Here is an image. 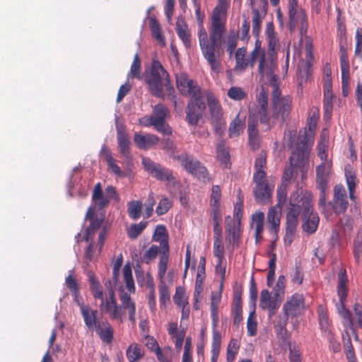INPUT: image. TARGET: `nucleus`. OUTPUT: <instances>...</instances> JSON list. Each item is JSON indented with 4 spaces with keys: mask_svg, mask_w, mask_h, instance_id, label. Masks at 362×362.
Returning <instances> with one entry per match:
<instances>
[{
    "mask_svg": "<svg viewBox=\"0 0 362 362\" xmlns=\"http://www.w3.org/2000/svg\"><path fill=\"white\" fill-rule=\"evenodd\" d=\"M229 6L230 0H218V5L214 8L212 14L209 38L202 25L199 26L198 30L199 42L203 57L209 64L211 70L216 74H219L221 71L217 41L222 38V35L226 31L225 20Z\"/></svg>",
    "mask_w": 362,
    "mask_h": 362,
    "instance_id": "nucleus-1",
    "label": "nucleus"
},
{
    "mask_svg": "<svg viewBox=\"0 0 362 362\" xmlns=\"http://www.w3.org/2000/svg\"><path fill=\"white\" fill-rule=\"evenodd\" d=\"M100 310L102 313L108 315L110 318L122 323L126 317L125 310L129 314V320L133 325L136 323V305L131 296L124 293L120 296L121 305H118L112 288L107 289L105 296L100 298Z\"/></svg>",
    "mask_w": 362,
    "mask_h": 362,
    "instance_id": "nucleus-2",
    "label": "nucleus"
},
{
    "mask_svg": "<svg viewBox=\"0 0 362 362\" xmlns=\"http://www.w3.org/2000/svg\"><path fill=\"white\" fill-rule=\"evenodd\" d=\"M144 77L148 89L153 95L164 98L165 95L164 90H165L174 105H176V95L170 75L159 61L153 60L151 66L146 69Z\"/></svg>",
    "mask_w": 362,
    "mask_h": 362,
    "instance_id": "nucleus-3",
    "label": "nucleus"
},
{
    "mask_svg": "<svg viewBox=\"0 0 362 362\" xmlns=\"http://www.w3.org/2000/svg\"><path fill=\"white\" fill-rule=\"evenodd\" d=\"M272 123L280 119L284 122L288 117L292 108V98L290 95H283L278 84H272Z\"/></svg>",
    "mask_w": 362,
    "mask_h": 362,
    "instance_id": "nucleus-4",
    "label": "nucleus"
},
{
    "mask_svg": "<svg viewBox=\"0 0 362 362\" xmlns=\"http://www.w3.org/2000/svg\"><path fill=\"white\" fill-rule=\"evenodd\" d=\"M333 191L334 193L332 201L327 204L325 199V205H321L318 201L319 206L322 209V213L327 218H329L332 214L335 215L344 214L349 206L346 192L343 185H335Z\"/></svg>",
    "mask_w": 362,
    "mask_h": 362,
    "instance_id": "nucleus-5",
    "label": "nucleus"
},
{
    "mask_svg": "<svg viewBox=\"0 0 362 362\" xmlns=\"http://www.w3.org/2000/svg\"><path fill=\"white\" fill-rule=\"evenodd\" d=\"M288 29L291 33L299 30L300 41L306 35L308 20L305 11L299 6L298 0H288Z\"/></svg>",
    "mask_w": 362,
    "mask_h": 362,
    "instance_id": "nucleus-6",
    "label": "nucleus"
},
{
    "mask_svg": "<svg viewBox=\"0 0 362 362\" xmlns=\"http://www.w3.org/2000/svg\"><path fill=\"white\" fill-rule=\"evenodd\" d=\"M305 299L302 294L296 293L288 297L284 304L282 310L284 315L279 317L276 326L281 329L285 328L288 323V316L297 317L305 310Z\"/></svg>",
    "mask_w": 362,
    "mask_h": 362,
    "instance_id": "nucleus-7",
    "label": "nucleus"
},
{
    "mask_svg": "<svg viewBox=\"0 0 362 362\" xmlns=\"http://www.w3.org/2000/svg\"><path fill=\"white\" fill-rule=\"evenodd\" d=\"M347 281L346 269L341 268L338 273L337 295L339 302L336 304V306L339 314L346 321L349 326L351 327L353 325L351 314V312L345 308L348 291L346 286Z\"/></svg>",
    "mask_w": 362,
    "mask_h": 362,
    "instance_id": "nucleus-8",
    "label": "nucleus"
},
{
    "mask_svg": "<svg viewBox=\"0 0 362 362\" xmlns=\"http://www.w3.org/2000/svg\"><path fill=\"white\" fill-rule=\"evenodd\" d=\"M243 202L237 203L234 208V218L230 216L225 218L226 239L229 243L237 244L240 238V224L242 218Z\"/></svg>",
    "mask_w": 362,
    "mask_h": 362,
    "instance_id": "nucleus-9",
    "label": "nucleus"
},
{
    "mask_svg": "<svg viewBox=\"0 0 362 362\" xmlns=\"http://www.w3.org/2000/svg\"><path fill=\"white\" fill-rule=\"evenodd\" d=\"M175 79L177 88L182 95L189 97L190 99L202 97L200 87L186 73H177Z\"/></svg>",
    "mask_w": 362,
    "mask_h": 362,
    "instance_id": "nucleus-10",
    "label": "nucleus"
},
{
    "mask_svg": "<svg viewBox=\"0 0 362 362\" xmlns=\"http://www.w3.org/2000/svg\"><path fill=\"white\" fill-rule=\"evenodd\" d=\"M181 165L189 173L199 179L206 181L209 180V173L206 168L194 157L186 153L174 157Z\"/></svg>",
    "mask_w": 362,
    "mask_h": 362,
    "instance_id": "nucleus-11",
    "label": "nucleus"
},
{
    "mask_svg": "<svg viewBox=\"0 0 362 362\" xmlns=\"http://www.w3.org/2000/svg\"><path fill=\"white\" fill-rule=\"evenodd\" d=\"M259 57L258 72L262 78L268 79L272 87V84H277L276 76L274 74L276 68V59L272 54H267L262 49Z\"/></svg>",
    "mask_w": 362,
    "mask_h": 362,
    "instance_id": "nucleus-12",
    "label": "nucleus"
},
{
    "mask_svg": "<svg viewBox=\"0 0 362 362\" xmlns=\"http://www.w3.org/2000/svg\"><path fill=\"white\" fill-rule=\"evenodd\" d=\"M142 164L144 169L156 179L174 185L177 183L172 171L159 163L153 162L148 158H143Z\"/></svg>",
    "mask_w": 362,
    "mask_h": 362,
    "instance_id": "nucleus-13",
    "label": "nucleus"
},
{
    "mask_svg": "<svg viewBox=\"0 0 362 362\" xmlns=\"http://www.w3.org/2000/svg\"><path fill=\"white\" fill-rule=\"evenodd\" d=\"M261 52L260 47L256 44L254 49L250 55L247 56V49L245 47L238 48L235 54V65L234 69L237 72H243L247 67H253L257 58Z\"/></svg>",
    "mask_w": 362,
    "mask_h": 362,
    "instance_id": "nucleus-14",
    "label": "nucleus"
},
{
    "mask_svg": "<svg viewBox=\"0 0 362 362\" xmlns=\"http://www.w3.org/2000/svg\"><path fill=\"white\" fill-rule=\"evenodd\" d=\"M332 172V163L329 160L323 161L316 168V186L320 191L319 202L321 205H325L327 199V188L328 178Z\"/></svg>",
    "mask_w": 362,
    "mask_h": 362,
    "instance_id": "nucleus-15",
    "label": "nucleus"
},
{
    "mask_svg": "<svg viewBox=\"0 0 362 362\" xmlns=\"http://www.w3.org/2000/svg\"><path fill=\"white\" fill-rule=\"evenodd\" d=\"M255 187L253 189L255 199L261 204L269 202L272 197L274 184L267 178H253Z\"/></svg>",
    "mask_w": 362,
    "mask_h": 362,
    "instance_id": "nucleus-16",
    "label": "nucleus"
},
{
    "mask_svg": "<svg viewBox=\"0 0 362 362\" xmlns=\"http://www.w3.org/2000/svg\"><path fill=\"white\" fill-rule=\"evenodd\" d=\"M168 109L163 104L159 103L154 106L151 119L154 128L159 132L170 135L172 134V129L165 123V119L169 116Z\"/></svg>",
    "mask_w": 362,
    "mask_h": 362,
    "instance_id": "nucleus-17",
    "label": "nucleus"
},
{
    "mask_svg": "<svg viewBox=\"0 0 362 362\" xmlns=\"http://www.w3.org/2000/svg\"><path fill=\"white\" fill-rule=\"evenodd\" d=\"M315 124H309L303 131L298 133L296 150L298 156H304L313 144Z\"/></svg>",
    "mask_w": 362,
    "mask_h": 362,
    "instance_id": "nucleus-18",
    "label": "nucleus"
},
{
    "mask_svg": "<svg viewBox=\"0 0 362 362\" xmlns=\"http://www.w3.org/2000/svg\"><path fill=\"white\" fill-rule=\"evenodd\" d=\"M206 105L202 97L190 99L186 109V121L192 126L198 124L199 120L205 110Z\"/></svg>",
    "mask_w": 362,
    "mask_h": 362,
    "instance_id": "nucleus-19",
    "label": "nucleus"
},
{
    "mask_svg": "<svg viewBox=\"0 0 362 362\" xmlns=\"http://www.w3.org/2000/svg\"><path fill=\"white\" fill-rule=\"evenodd\" d=\"M206 99L212 124L216 129L222 128L225 125V122L221 104L213 94H208Z\"/></svg>",
    "mask_w": 362,
    "mask_h": 362,
    "instance_id": "nucleus-20",
    "label": "nucleus"
},
{
    "mask_svg": "<svg viewBox=\"0 0 362 362\" xmlns=\"http://www.w3.org/2000/svg\"><path fill=\"white\" fill-rule=\"evenodd\" d=\"M282 299L275 294L272 296L268 290H262L260 294L259 306L263 310H268L269 317H272L280 307Z\"/></svg>",
    "mask_w": 362,
    "mask_h": 362,
    "instance_id": "nucleus-21",
    "label": "nucleus"
},
{
    "mask_svg": "<svg viewBox=\"0 0 362 362\" xmlns=\"http://www.w3.org/2000/svg\"><path fill=\"white\" fill-rule=\"evenodd\" d=\"M86 218L90 221V226L87 228L84 239L86 242L92 241L95 230H98L103 221V216H95L94 207L90 206L86 212Z\"/></svg>",
    "mask_w": 362,
    "mask_h": 362,
    "instance_id": "nucleus-22",
    "label": "nucleus"
},
{
    "mask_svg": "<svg viewBox=\"0 0 362 362\" xmlns=\"http://www.w3.org/2000/svg\"><path fill=\"white\" fill-rule=\"evenodd\" d=\"M116 128L119 152L124 158H129L130 157V141L129 135L122 124H117Z\"/></svg>",
    "mask_w": 362,
    "mask_h": 362,
    "instance_id": "nucleus-23",
    "label": "nucleus"
},
{
    "mask_svg": "<svg viewBox=\"0 0 362 362\" xmlns=\"http://www.w3.org/2000/svg\"><path fill=\"white\" fill-rule=\"evenodd\" d=\"M98 313V310L91 309L88 305H81V314L86 327L90 332H93L101 322L97 317Z\"/></svg>",
    "mask_w": 362,
    "mask_h": 362,
    "instance_id": "nucleus-24",
    "label": "nucleus"
},
{
    "mask_svg": "<svg viewBox=\"0 0 362 362\" xmlns=\"http://www.w3.org/2000/svg\"><path fill=\"white\" fill-rule=\"evenodd\" d=\"M134 141L139 149L146 150L157 145L159 138L151 134L143 135L136 132L134 135Z\"/></svg>",
    "mask_w": 362,
    "mask_h": 362,
    "instance_id": "nucleus-25",
    "label": "nucleus"
},
{
    "mask_svg": "<svg viewBox=\"0 0 362 362\" xmlns=\"http://www.w3.org/2000/svg\"><path fill=\"white\" fill-rule=\"evenodd\" d=\"M94 331L103 343L110 344L112 342L114 330L108 322H101Z\"/></svg>",
    "mask_w": 362,
    "mask_h": 362,
    "instance_id": "nucleus-26",
    "label": "nucleus"
},
{
    "mask_svg": "<svg viewBox=\"0 0 362 362\" xmlns=\"http://www.w3.org/2000/svg\"><path fill=\"white\" fill-rule=\"evenodd\" d=\"M264 214L262 211H257L252 215L250 226L255 229V240L259 243L262 239L264 230Z\"/></svg>",
    "mask_w": 362,
    "mask_h": 362,
    "instance_id": "nucleus-27",
    "label": "nucleus"
},
{
    "mask_svg": "<svg viewBox=\"0 0 362 362\" xmlns=\"http://www.w3.org/2000/svg\"><path fill=\"white\" fill-rule=\"evenodd\" d=\"M303 230L308 234L314 233L317 228L320 218L317 213H303Z\"/></svg>",
    "mask_w": 362,
    "mask_h": 362,
    "instance_id": "nucleus-28",
    "label": "nucleus"
},
{
    "mask_svg": "<svg viewBox=\"0 0 362 362\" xmlns=\"http://www.w3.org/2000/svg\"><path fill=\"white\" fill-rule=\"evenodd\" d=\"M300 212V207L299 205L291 204V207L286 216V230L296 231Z\"/></svg>",
    "mask_w": 362,
    "mask_h": 362,
    "instance_id": "nucleus-29",
    "label": "nucleus"
},
{
    "mask_svg": "<svg viewBox=\"0 0 362 362\" xmlns=\"http://www.w3.org/2000/svg\"><path fill=\"white\" fill-rule=\"evenodd\" d=\"M144 347L136 343L131 344L126 351V356L129 362H136L144 356Z\"/></svg>",
    "mask_w": 362,
    "mask_h": 362,
    "instance_id": "nucleus-30",
    "label": "nucleus"
},
{
    "mask_svg": "<svg viewBox=\"0 0 362 362\" xmlns=\"http://www.w3.org/2000/svg\"><path fill=\"white\" fill-rule=\"evenodd\" d=\"M267 163V155L264 151H261L257 156L255 161V173L253 178H265L267 175L264 170Z\"/></svg>",
    "mask_w": 362,
    "mask_h": 362,
    "instance_id": "nucleus-31",
    "label": "nucleus"
},
{
    "mask_svg": "<svg viewBox=\"0 0 362 362\" xmlns=\"http://www.w3.org/2000/svg\"><path fill=\"white\" fill-rule=\"evenodd\" d=\"M153 239L154 241L160 243V251L165 250L166 247L167 250H169L168 235L166 228L164 226L158 225L156 226L153 235Z\"/></svg>",
    "mask_w": 362,
    "mask_h": 362,
    "instance_id": "nucleus-32",
    "label": "nucleus"
},
{
    "mask_svg": "<svg viewBox=\"0 0 362 362\" xmlns=\"http://www.w3.org/2000/svg\"><path fill=\"white\" fill-rule=\"evenodd\" d=\"M92 200L96 203L99 209H102L107 206L110 202L109 198L103 194L102 186L100 182L97 183L94 187Z\"/></svg>",
    "mask_w": 362,
    "mask_h": 362,
    "instance_id": "nucleus-33",
    "label": "nucleus"
},
{
    "mask_svg": "<svg viewBox=\"0 0 362 362\" xmlns=\"http://www.w3.org/2000/svg\"><path fill=\"white\" fill-rule=\"evenodd\" d=\"M88 277L90 290L94 298H103V296H104L103 287L99 281L96 279L95 276L92 271L88 272Z\"/></svg>",
    "mask_w": 362,
    "mask_h": 362,
    "instance_id": "nucleus-34",
    "label": "nucleus"
},
{
    "mask_svg": "<svg viewBox=\"0 0 362 362\" xmlns=\"http://www.w3.org/2000/svg\"><path fill=\"white\" fill-rule=\"evenodd\" d=\"M161 255L160 257L159 262L158 264V278L159 282L165 281V275L168 269V258H169V250L160 251Z\"/></svg>",
    "mask_w": 362,
    "mask_h": 362,
    "instance_id": "nucleus-35",
    "label": "nucleus"
},
{
    "mask_svg": "<svg viewBox=\"0 0 362 362\" xmlns=\"http://www.w3.org/2000/svg\"><path fill=\"white\" fill-rule=\"evenodd\" d=\"M176 32L179 37L182 41L183 44L186 47H191V35L187 28V25L184 21L182 23L177 21L175 28Z\"/></svg>",
    "mask_w": 362,
    "mask_h": 362,
    "instance_id": "nucleus-36",
    "label": "nucleus"
},
{
    "mask_svg": "<svg viewBox=\"0 0 362 362\" xmlns=\"http://www.w3.org/2000/svg\"><path fill=\"white\" fill-rule=\"evenodd\" d=\"M103 153L105 159L107 163L108 169L115 175L119 177L125 176V173L121 170L119 166L116 163L115 158L112 156L111 153L103 149Z\"/></svg>",
    "mask_w": 362,
    "mask_h": 362,
    "instance_id": "nucleus-37",
    "label": "nucleus"
},
{
    "mask_svg": "<svg viewBox=\"0 0 362 362\" xmlns=\"http://www.w3.org/2000/svg\"><path fill=\"white\" fill-rule=\"evenodd\" d=\"M221 294L218 292H212L211 296V315L213 322L214 327H216L218 316V308L221 301Z\"/></svg>",
    "mask_w": 362,
    "mask_h": 362,
    "instance_id": "nucleus-38",
    "label": "nucleus"
},
{
    "mask_svg": "<svg viewBox=\"0 0 362 362\" xmlns=\"http://www.w3.org/2000/svg\"><path fill=\"white\" fill-rule=\"evenodd\" d=\"M267 221L270 225V233L276 234L279 228L280 218L274 207H271L267 213Z\"/></svg>",
    "mask_w": 362,
    "mask_h": 362,
    "instance_id": "nucleus-39",
    "label": "nucleus"
},
{
    "mask_svg": "<svg viewBox=\"0 0 362 362\" xmlns=\"http://www.w3.org/2000/svg\"><path fill=\"white\" fill-rule=\"evenodd\" d=\"M244 123L241 121L238 115L230 124L228 128L229 136L236 137L240 135L243 132Z\"/></svg>",
    "mask_w": 362,
    "mask_h": 362,
    "instance_id": "nucleus-40",
    "label": "nucleus"
},
{
    "mask_svg": "<svg viewBox=\"0 0 362 362\" xmlns=\"http://www.w3.org/2000/svg\"><path fill=\"white\" fill-rule=\"evenodd\" d=\"M142 209V202L139 200L132 201L127 204V212L129 217L134 220L140 218Z\"/></svg>",
    "mask_w": 362,
    "mask_h": 362,
    "instance_id": "nucleus-41",
    "label": "nucleus"
},
{
    "mask_svg": "<svg viewBox=\"0 0 362 362\" xmlns=\"http://www.w3.org/2000/svg\"><path fill=\"white\" fill-rule=\"evenodd\" d=\"M149 27L151 30L153 36L157 41L162 45H165V37L162 35L160 24L156 18H151L149 22Z\"/></svg>",
    "mask_w": 362,
    "mask_h": 362,
    "instance_id": "nucleus-42",
    "label": "nucleus"
},
{
    "mask_svg": "<svg viewBox=\"0 0 362 362\" xmlns=\"http://www.w3.org/2000/svg\"><path fill=\"white\" fill-rule=\"evenodd\" d=\"M158 291H159V301L160 306H165L166 304L169 303L170 301V296L168 287L167 284H165V281L159 282L158 284Z\"/></svg>",
    "mask_w": 362,
    "mask_h": 362,
    "instance_id": "nucleus-43",
    "label": "nucleus"
},
{
    "mask_svg": "<svg viewBox=\"0 0 362 362\" xmlns=\"http://www.w3.org/2000/svg\"><path fill=\"white\" fill-rule=\"evenodd\" d=\"M345 177L346 185L349 189V197L351 200H355L356 197L354 195L356 188V175L352 170H346Z\"/></svg>",
    "mask_w": 362,
    "mask_h": 362,
    "instance_id": "nucleus-44",
    "label": "nucleus"
},
{
    "mask_svg": "<svg viewBox=\"0 0 362 362\" xmlns=\"http://www.w3.org/2000/svg\"><path fill=\"white\" fill-rule=\"evenodd\" d=\"M252 33L256 37H258L261 30V23L264 16H262L258 8H252Z\"/></svg>",
    "mask_w": 362,
    "mask_h": 362,
    "instance_id": "nucleus-45",
    "label": "nucleus"
},
{
    "mask_svg": "<svg viewBox=\"0 0 362 362\" xmlns=\"http://www.w3.org/2000/svg\"><path fill=\"white\" fill-rule=\"evenodd\" d=\"M240 348V343L236 339H231L227 348L226 360L233 362Z\"/></svg>",
    "mask_w": 362,
    "mask_h": 362,
    "instance_id": "nucleus-46",
    "label": "nucleus"
},
{
    "mask_svg": "<svg viewBox=\"0 0 362 362\" xmlns=\"http://www.w3.org/2000/svg\"><path fill=\"white\" fill-rule=\"evenodd\" d=\"M141 63L139 59V54H136L133 62L131 66L130 71L128 74V78H137L139 79L141 78Z\"/></svg>",
    "mask_w": 362,
    "mask_h": 362,
    "instance_id": "nucleus-47",
    "label": "nucleus"
},
{
    "mask_svg": "<svg viewBox=\"0 0 362 362\" xmlns=\"http://www.w3.org/2000/svg\"><path fill=\"white\" fill-rule=\"evenodd\" d=\"M228 96L234 100H242L247 98V93L240 87L233 86L227 93Z\"/></svg>",
    "mask_w": 362,
    "mask_h": 362,
    "instance_id": "nucleus-48",
    "label": "nucleus"
},
{
    "mask_svg": "<svg viewBox=\"0 0 362 362\" xmlns=\"http://www.w3.org/2000/svg\"><path fill=\"white\" fill-rule=\"evenodd\" d=\"M339 53L341 75L349 74V62L348 55L345 47L342 45L340 47Z\"/></svg>",
    "mask_w": 362,
    "mask_h": 362,
    "instance_id": "nucleus-49",
    "label": "nucleus"
},
{
    "mask_svg": "<svg viewBox=\"0 0 362 362\" xmlns=\"http://www.w3.org/2000/svg\"><path fill=\"white\" fill-rule=\"evenodd\" d=\"M221 197V191L218 185H214L210 196V206L211 208H219Z\"/></svg>",
    "mask_w": 362,
    "mask_h": 362,
    "instance_id": "nucleus-50",
    "label": "nucleus"
},
{
    "mask_svg": "<svg viewBox=\"0 0 362 362\" xmlns=\"http://www.w3.org/2000/svg\"><path fill=\"white\" fill-rule=\"evenodd\" d=\"M123 276L126 287L129 291H134V281L132 276V268L129 264H125L123 268Z\"/></svg>",
    "mask_w": 362,
    "mask_h": 362,
    "instance_id": "nucleus-51",
    "label": "nucleus"
},
{
    "mask_svg": "<svg viewBox=\"0 0 362 362\" xmlns=\"http://www.w3.org/2000/svg\"><path fill=\"white\" fill-rule=\"evenodd\" d=\"M147 225V222L141 221L137 224H132L127 230L128 236L132 239L136 238L144 230Z\"/></svg>",
    "mask_w": 362,
    "mask_h": 362,
    "instance_id": "nucleus-52",
    "label": "nucleus"
},
{
    "mask_svg": "<svg viewBox=\"0 0 362 362\" xmlns=\"http://www.w3.org/2000/svg\"><path fill=\"white\" fill-rule=\"evenodd\" d=\"M221 334L214 327L213 329V339H212V344H211V355L219 356V352H220V349H221Z\"/></svg>",
    "mask_w": 362,
    "mask_h": 362,
    "instance_id": "nucleus-53",
    "label": "nucleus"
},
{
    "mask_svg": "<svg viewBox=\"0 0 362 362\" xmlns=\"http://www.w3.org/2000/svg\"><path fill=\"white\" fill-rule=\"evenodd\" d=\"M74 271L73 269L69 272V275L65 279V284L71 293L76 295L78 291H79V287L76 278L74 276Z\"/></svg>",
    "mask_w": 362,
    "mask_h": 362,
    "instance_id": "nucleus-54",
    "label": "nucleus"
},
{
    "mask_svg": "<svg viewBox=\"0 0 362 362\" xmlns=\"http://www.w3.org/2000/svg\"><path fill=\"white\" fill-rule=\"evenodd\" d=\"M175 303L181 307L185 304H188L187 298L185 295V291L183 287L178 286L176 288L175 293L173 297Z\"/></svg>",
    "mask_w": 362,
    "mask_h": 362,
    "instance_id": "nucleus-55",
    "label": "nucleus"
},
{
    "mask_svg": "<svg viewBox=\"0 0 362 362\" xmlns=\"http://www.w3.org/2000/svg\"><path fill=\"white\" fill-rule=\"evenodd\" d=\"M313 194L309 192L306 191L303 194V199H302V205H303V213H305V215L308 214V213H312L313 211Z\"/></svg>",
    "mask_w": 362,
    "mask_h": 362,
    "instance_id": "nucleus-56",
    "label": "nucleus"
},
{
    "mask_svg": "<svg viewBox=\"0 0 362 362\" xmlns=\"http://www.w3.org/2000/svg\"><path fill=\"white\" fill-rule=\"evenodd\" d=\"M172 202L168 197H163L159 201L156 209V212L159 216L163 215L168 212V211L172 207Z\"/></svg>",
    "mask_w": 362,
    "mask_h": 362,
    "instance_id": "nucleus-57",
    "label": "nucleus"
},
{
    "mask_svg": "<svg viewBox=\"0 0 362 362\" xmlns=\"http://www.w3.org/2000/svg\"><path fill=\"white\" fill-rule=\"evenodd\" d=\"M160 250V247L158 245H151L147 250L145 251L144 254L143 255V261L148 264L152 259H156Z\"/></svg>",
    "mask_w": 362,
    "mask_h": 362,
    "instance_id": "nucleus-58",
    "label": "nucleus"
},
{
    "mask_svg": "<svg viewBox=\"0 0 362 362\" xmlns=\"http://www.w3.org/2000/svg\"><path fill=\"white\" fill-rule=\"evenodd\" d=\"M354 255L355 259L359 262L362 259V235L358 234L354 241Z\"/></svg>",
    "mask_w": 362,
    "mask_h": 362,
    "instance_id": "nucleus-59",
    "label": "nucleus"
},
{
    "mask_svg": "<svg viewBox=\"0 0 362 362\" xmlns=\"http://www.w3.org/2000/svg\"><path fill=\"white\" fill-rule=\"evenodd\" d=\"M186 334V329L182 327L177 330L172 337L175 339V346L177 352L180 351L182 347L183 341Z\"/></svg>",
    "mask_w": 362,
    "mask_h": 362,
    "instance_id": "nucleus-60",
    "label": "nucleus"
},
{
    "mask_svg": "<svg viewBox=\"0 0 362 362\" xmlns=\"http://www.w3.org/2000/svg\"><path fill=\"white\" fill-rule=\"evenodd\" d=\"M355 56L362 59V28H358L356 31Z\"/></svg>",
    "mask_w": 362,
    "mask_h": 362,
    "instance_id": "nucleus-61",
    "label": "nucleus"
},
{
    "mask_svg": "<svg viewBox=\"0 0 362 362\" xmlns=\"http://www.w3.org/2000/svg\"><path fill=\"white\" fill-rule=\"evenodd\" d=\"M247 330L250 336H255L257 334V322L255 320V313H250L247 321Z\"/></svg>",
    "mask_w": 362,
    "mask_h": 362,
    "instance_id": "nucleus-62",
    "label": "nucleus"
},
{
    "mask_svg": "<svg viewBox=\"0 0 362 362\" xmlns=\"http://www.w3.org/2000/svg\"><path fill=\"white\" fill-rule=\"evenodd\" d=\"M214 255L220 260H222L223 258L224 247L221 238H214Z\"/></svg>",
    "mask_w": 362,
    "mask_h": 362,
    "instance_id": "nucleus-63",
    "label": "nucleus"
},
{
    "mask_svg": "<svg viewBox=\"0 0 362 362\" xmlns=\"http://www.w3.org/2000/svg\"><path fill=\"white\" fill-rule=\"evenodd\" d=\"M216 151H217V157H218V160L221 163H225L226 166L227 167L228 162L230 159V156H229V153L228 152V151L224 148L223 145L219 144L217 146Z\"/></svg>",
    "mask_w": 362,
    "mask_h": 362,
    "instance_id": "nucleus-64",
    "label": "nucleus"
}]
</instances>
